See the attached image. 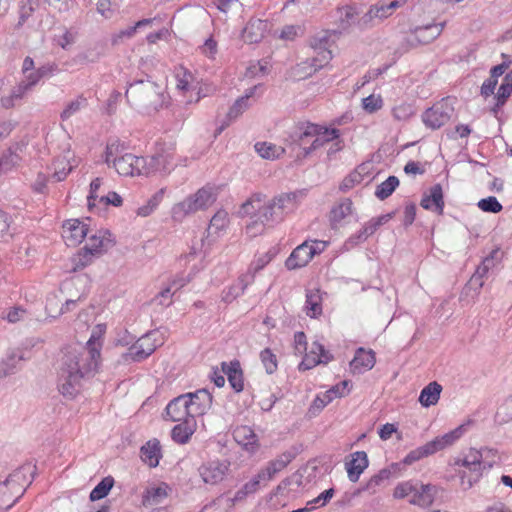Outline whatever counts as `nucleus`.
<instances>
[{
  "mask_svg": "<svg viewBox=\"0 0 512 512\" xmlns=\"http://www.w3.org/2000/svg\"><path fill=\"white\" fill-rule=\"evenodd\" d=\"M463 426H459L454 430L445 433L433 440L411 450L403 459L405 465H411L425 457L431 456L451 445H453L463 435Z\"/></svg>",
  "mask_w": 512,
  "mask_h": 512,
  "instance_id": "5",
  "label": "nucleus"
},
{
  "mask_svg": "<svg viewBox=\"0 0 512 512\" xmlns=\"http://www.w3.org/2000/svg\"><path fill=\"white\" fill-rule=\"evenodd\" d=\"M229 223L228 213L225 210H218L210 220L208 226V235H218L220 232L226 229Z\"/></svg>",
  "mask_w": 512,
  "mask_h": 512,
  "instance_id": "43",
  "label": "nucleus"
},
{
  "mask_svg": "<svg viewBox=\"0 0 512 512\" xmlns=\"http://www.w3.org/2000/svg\"><path fill=\"white\" fill-rule=\"evenodd\" d=\"M348 385L349 381L344 380L318 396L329 404L335 398L344 396L348 392Z\"/></svg>",
  "mask_w": 512,
  "mask_h": 512,
  "instance_id": "51",
  "label": "nucleus"
},
{
  "mask_svg": "<svg viewBox=\"0 0 512 512\" xmlns=\"http://www.w3.org/2000/svg\"><path fill=\"white\" fill-rule=\"evenodd\" d=\"M102 183L103 179L97 177L90 184V191L89 195L87 196V204L89 210L91 211L97 206V201L100 198V196L98 195V190L100 189Z\"/></svg>",
  "mask_w": 512,
  "mask_h": 512,
  "instance_id": "59",
  "label": "nucleus"
},
{
  "mask_svg": "<svg viewBox=\"0 0 512 512\" xmlns=\"http://www.w3.org/2000/svg\"><path fill=\"white\" fill-rule=\"evenodd\" d=\"M392 217H393L392 213H387V214L372 218L363 225L362 230L364 231V233L366 234L367 237H370L378 230V228L380 226L384 225L390 219H392Z\"/></svg>",
  "mask_w": 512,
  "mask_h": 512,
  "instance_id": "53",
  "label": "nucleus"
},
{
  "mask_svg": "<svg viewBox=\"0 0 512 512\" xmlns=\"http://www.w3.org/2000/svg\"><path fill=\"white\" fill-rule=\"evenodd\" d=\"M296 208V193H282L271 200L261 193H254L240 206L238 215L249 219L245 227L246 233L255 237L262 234L267 227L281 222Z\"/></svg>",
  "mask_w": 512,
  "mask_h": 512,
  "instance_id": "1",
  "label": "nucleus"
},
{
  "mask_svg": "<svg viewBox=\"0 0 512 512\" xmlns=\"http://www.w3.org/2000/svg\"><path fill=\"white\" fill-rule=\"evenodd\" d=\"M176 87L186 93L196 89L195 78L186 68L180 66L175 70Z\"/></svg>",
  "mask_w": 512,
  "mask_h": 512,
  "instance_id": "39",
  "label": "nucleus"
},
{
  "mask_svg": "<svg viewBox=\"0 0 512 512\" xmlns=\"http://www.w3.org/2000/svg\"><path fill=\"white\" fill-rule=\"evenodd\" d=\"M398 185L399 179L396 176H389L385 181L377 186L375 196L380 200H384L395 191Z\"/></svg>",
  "mask_w": 512,
  "mask_h": 512,
  "instance_id": "47",
  "label": "nucleus"
},
{
  "mask_svg": "<svg viewBox=\"0 0 512 512\" xmlns=\"http://www.w3.org/2000/svg\"><path fill=\"white\" fill-rule=\"evenodd\" d=\"M228 471L225 463L218 461L208 462L199 468V474L206 484L215 485L221 482Z\"/></svg>",
  "mask_w": 512,
  "mask_h": 512,
  "instance_id": "23",
  "label": "nucleus"
},
{
  "mask_svg": "<svg viewBox=\"0 0 512 512\" xmlns=\"http://www.w3.org/2000/svg\"><path fill=\"white\" fill-rule=\"evenodd\" d=\"M467 460L472 464V474L466 475V471H462L460 474L461 483L464 489L471 488L474 483L478 481L481 476V454L479 449L470 448L464 455Z\"/></svg>",
  "mask_w": 512,
  "mask_h": 512,
  "instance_id": "20",
  "label": "nucleus"
},
{
  "mask_svg": "<svg viewBox=\"0 0 512 512\" xmlns=\"http://www.w3.org/2000/svg\"><path fill=\"white\" fill-rule=\"evenodd\" d=\"M304 136H314L311 146H308L306 154L324 146L328 142L335 141L333 143V152L342 149L341 141L339 140L340 131L336 128H328L325 126L306 123V130L303 132Z\"/></svg>",
  "mask_w": 512,
  "mask_h": 512,
  "instance_id": "11",
  "label": "nucleus"
},
{
  "mask_svg": "<svg viewBox=\"0 0 512 512\" xmlns=\"http://www.w3.org/2000/svg\"><path fill=\"white\" fill-rule=\"evenodd\" d=\"M375 363V352L371 349L366 350L365 348L360 347L355 351V355L350 361L349 367L353 374H363L371 370Z\"/></svg>",
  "mask_w": 512,
  "mask_h": 512,
  "instance_id": "19",
  "label": "nucleus"
},
{
  "mask_svg": "<svg viewBox=\"0 0 512 512\" xmlns=\"http://www.w3.org/2000/svg\"><path fill=\"white\" fill-rule=\"evenodd\" d=\"M267 23L260 19H252L243 29L242 37L247 43H258L264 37Z\"/></svg>",
  "mask_w": 512,
  "mask_h": 512,
  "instance_id": "31",
  "label": "nucleus"
},
{
  "mask_svg": "<svg viewBox=\"0 0 512 512\" xmlns=\"http://www.w3.org/2000/svg\"><path fill=\"white\" fill-rule=\"evenodd\" d=\"M293 459L289 452H284L276 459L268 462L265 468L261 469L250 481L245 483L248 492H256L261 482H268L281 472Z\"/></svg>",
  "mask_w": 512,
  "mask_h": 512,
  "instance_id": "13",
  "label": "nucleus"
},
{
  "mask_svg": "<svg viewBox=\"0 0 512 512\" xmlns=\"http://www.w3.org/2000/svg\"><path fill=\"white\" fill-rule=\"evenodd\" d=\"M161 456V446L157 439L149 440L141 448V459L151 468L158 466Z\"/></svg>",
  "mask_w": 512,
  "mask_h": 512,
  "instance_id": "34",
  "label": "nucleus"
},
{
  "mask_svg": "<svg viewBox=\"0 0 512 512\" xmlns=\"http://www.w3.org/2000/svg\"><path fill=\"white\" fill-rule=\"evenodd\" d=\"M165 194V189L161 188L156 193H154L146 202V204L140 206L136 214L140 217H147L151 215L156 208L159 206V204L162 202Z\"/></svg>",
  "mask_w": 512,
  "mask_h": 512,
  "instance_id": "46",
  "label": "nucleus"
},
{
  "mask_svg": "<svg viewBox=\"0 0 512 512\" xmlns=\"http://www.w3.org/2000/svg\"><path fill=\"white\" fill-rule=\"evenodd\" d=\"M128 147L118 138H110L104 152V162L111 167L118 159L127 154Z\"/></svg>",
  "mask_w": 512,
  "mask_h": 512,
  "instance_id": "30",
  "label": "nucleus"
},
{
  "mask_svg": "<svg viewBox=\"0 0 512 512\" xmlns=\"http://www.w3.org/2000/svg\"><path fill=\"white\" fill-rule=\"evenodd\" d=\"M354 212L353 202L349 198H343L330 210L329 222L332 229H338L346 223V219Z\"/></svg>",
  "mask_w": 512,
  "mask_h": 512,
  "instance_id": "21",
  "label": "nucleus"
},
{
  "mask_svg": "<svg viewBox=\"0 0 512 512\" xmlns=\"http://www.w3.org/2000/svg\"><path fill=\"white\" fill-rule=\"evenodd\" d=\"M106 327L99 324L93 328L91 336L87 341V346L80 349H70L68 353L76 356L79 360L85 361L88 367H99L100 364V351L102 347V337L105 333Z\"/></svg>",
  "mask_w": 512,
  "mask_h": 512,
  "instance_id": "8",
  "label": "nucleus"
},
{
  "mask_svg": "<svg viewBox=\"0 0 512 512\" xmlns=\"http://www.w3.org/2000/svg\"><path fill=\"white\" fill-rule=\"evenodd\" d=\"M87 105V99L84 96H78L76 99L67 103L63 111L61 112V119L63 121L68 120L75 114H77L82 108Z\"/></svg>",
  "mask_w": 512,
  "mask_h": 512,
  "instance_id": "49",
  "label": "nucleus"
},
{
  "mask_svg": "<svg viewBox=\"0 0 512 512\" xmlns=\"http://www.w3.org/2000/svg\"><path fill=\"white\" fill-rule=\"evenodd\" d=\"M415 481L416 480H407L399 482L394 488L393 497L395 499H410L413 496V491H415Z\"/></svg>",
  "mask_w": 512,
  "mask_h": 512,
  "instance_id": "55",
  "label": "nucleus"
},
{
  "mask_svg": "<svg viewBox=\"0 0 512 512\" xmlns=\"http://www.w3.org/2000/svg\"><path fill=\"white\" fill-rule=\"evenodd\" d=\"M183 395L189 397L190 411H192L194 417L205 414L211 407L212 396L206 389H199L193 393H186Z\"/></svg>",
  "mask_w": 512,
  "mask_h": 512,
  "instance_id": "25",
  "label": "nucleus"
},
{
  "mask_svg": "<svg viewBox=\"0 0 512 512\" xmlns=\"http://www.w3.org/2000/svg\"><path fill=\"white\" fill-rule=\"evenodd\" d=\"M392 475L390 468L381 469L377 474L373 475L366 485L363 487V491H367L370 494H375L380 486L387 482Z\"/></svg>",
  "mask_w": 512,
  "mask_h": 512,
  "instance_id": "44",
  "label": "nucleus"
},
{
  "mask_svg": "<svg viewBox=\"0 0 512 512\" xmlns=\"http://www.w3.org/2000/svg\"><path fill=\"white\" fill-rule=\"evenodd\" d=\"M480 450L481 454V471L492 468L498 461V451L492 448L483 447Z\"/></svg>",
  "mask_w": 512,
  "mask_h": 512,
  "instance_id": "57",
  "label": "nucleus"
},
{
  "mask_svg": "<svg viewBox=\"0 0 512 512\" xmlns=\"http://www.w3.org/2000/svg\"><path fill=\"white\" fill-rule=\"evenodd\" d=\"M216 200V194L211 187H203L195 194L188 196L183 201L172 207V217L176 221H182L186 216L197 211L207 209Z\"/></svg>",
  "mask_w": 512,
  "mask_h": 512,
  "instance_id": "6",
  "label": "nucleus"
},
{
  "mask_svg": "<svg viewBox=\"0 0 512 512\" xmlns=\"http://www.w3.org/2000/svg\"><path fill=\"white\" fill-rule=\"evenodd\" d=\"M442 386L437 382H431L425 386L419 395V402L423 407H430L436 405L440 399Z\"/></svg>",
  "mask_w": 512,
  "mask_h": 512,
  "instance_id": "37",
  "label": "nucleus"
},
{
  "mask_svg": "<svg viewBox=\"0 0 512 512\" xmlns=\"http://www.w3.org/2000/svg\"><path fill=\"white\" fill-rule=\"evenodd\" d=\"M272 258L273 255L270 252L255 255L246 274H252L254 279L256 273L262 270L266 265H268Z\"/></svg>",
  "mask_w": 512,
  "mask_h": 512,
  "instance_id": "54",
  "label": "nucleus"
},
{
  "mask_svg": "<svg viewBox=\"0 0 512 512\" xmlns=\"http://www.w3.org/2000/svg\"><path fill=\"white\" fill-rule=\"evenodd\" d=\"M128 102L139 109L156 110L164 102L163 89L150 80L131 83L125 93Z\"/></svg>",
  "mask_w": 512,
  "mask_h": 512,
  "instance_id": "4",
  "label": "nucleus"
},
{
  "mask_svg": "<svg viewBox=\"0 0 512 512\" xmlns=\"http://www.w3.org/2000/svg\"><path fill=\"white\" fill-rule=\"evenodd\" d=\"M115 245V240L111 233L106 230L96 231L87 238V242L79 254L78 264L87 265L92 256L107 252Z\"/></svg>",
  "mask_w": 512,
  "mask_h": 512,
  "instance_id": "9",
  "label": "nucleus"
},
{
  "mask_svg": "<svg viewBox=\"0 0 512 512\" xmlns=\"http://www.w3.org/2000/svg\"><path fill=\"white\" fill-rule=\"evenodd\" d=\"M87 364L68 352L64 355L58 380L59 392L64 397L75 398L82 389L83 381L95 375L98 368Z\"/></svg>",
  "mask_w": 512,
  "mask_h": 512,
  "instance_id": "2",
  "label": "nucleus"
},
{
  "mask_svg": "<svg viewBox=\"0 0 512 512\" xmlns=\"http://www.w3.org/2000/svg\"><path fill=\"white\" fill-rule=\"evenodd\" d=\"M174 154L171 151L157 152L149 157H142L145 164L142 165V175H153L156 173H169L173 167Z\"/></svg>",
  "mask_w": 512,
  "mask_h": 512,
  "instance_id": "14",
  "label": "nucleus"
},
{
  "mask_svg": "<svg viewBox=\"0 0 512 512\" xmlns=\"http://www.w3.org/2000/svg\"><path fill=\"white\" fill-rule=\"evenodd\" d=\"M190 399L188 396L180 395L171 400L166 407V414L173 422H182L195 419L194 414L190 411Z\"/></svg>",
  "mask_w": 512,
  "mask_h": 512,
  "instance_id": "17",
  "label": "nucleus"
},
{
  "mask_svg": "<svg viewBox=\"0 0 512 512\" xmlns=\"http://www.w3.org/2000/svg\"><path fill=\"white\" fill-rule=\"evenodd\" d=\"M478 207L484 212L490 213H498L502 210V205L497 200L496 197L490 196L484 199H481L478 202Z\"/></svg>",
  "mask_w": 512,
  "mask_h": 512,
  "instance_id": "63",
  "label": "nucleus"
},
{
  "mask_svg": "<svg viewBox=\"0 0 512 512\" xmlns=\"http://www.w3.org/2000/svg\"><path fill=\"white\" fill-rule=\"evenodd\" d=\"M235 441L246 451L253 453L258 448V438L249 426H239L233 432Z\"/></svg>",
  "mask_w": 512,
  "mask_h": 512,
  "instance_id": "28",
  "label": "nucleus"
},
{
  "mask_svg": "<svg viewBox=\"0 0 512 512\" xmlns=\"http://www.w3.org/2000/svg\"><path fill=\"white\" fill-rule=\"evenodd\" d=\"M362 180V173L359 170H355L342 180L339 189L342 192H347L351 190L355 185L360 184Z\"/></svg>",
  "mask_w": 512,
  "mask_h": 512,
  "instance_id": "61",
  "label": "nucleus"
},
{
  "mask_svg": "<svg viewBox=\"0 0 512 512\" xmlns=\"http://www.w3.org/2000/svg\"><path fill=\"white\" fill-rule=\"evenodd\" d=\"M145 161L132 153H127L117 160L111 167L121 176L142 175V165Z\"/></svg>",
  "mask_w": 512,
  "mask_h": 512,
  "instance_id": "18",
  "label": "nucleus"
},
{
  "mask_svg": "<svg viewBox=\"0 0 512 512\" xmlns=\"http://www.w3.org/2000/svg\"><path fill=\"white\" fill-rule=\"evenodd\" d=\"M358 12L355 6L346 5L340 7L336 11V21L338 23L339 29L345 31L349 29L353 25H357L359 27V19Z\"/></svg>",
  "mask_w": 512,
  "mask_h": 512,
  "instance_id": "33",
  "label": "nucleus"
},
{
  "mask_svg": "<svg viewBox=\"0 0 512 512\" xmlns=\"http://www.w3.org/2000/svg\"><path fill=\"white\" fill-rule=\"evenodd\" d=\"M312 258L309 241H305L292 251L285 265L289 270L301 268L306 266Z\"/></svg>",
  "mask_w": 512,
  "mask_h": 512,
  "instance_id": "26",
  "label": "nucleus"
},
{
  "mask_svg": "<svg viewBox=\"0 0 512 512\" xmlns=\"http://www.w3.org/2000/svg\"><path fill=\"white\" fill-rule=\"evenodd\" d=\"M34 467L24 465L0 482V510L7 511L24 495L31 484Z\"/></svg>",
  "mask_w": 512,
  "mask_h": 512,
  "instance_id": "3",
  "label": "nucleus"
},
{
  "mask_svg": "<svg viewBox=\"0 0 512 512\" xmlns=\"http://www.w3.org/2000/svg\"><path fill=\"white\" fill-rule=\"evenodd\" d=\"M406 0H381L370 6L369 10L359 19V28L366 29L391 16Z\"/></svg>",
  "mask_w": 512,
  "mask_h": 512,
  "instance_id": "12",
  "label": "nucleus"
},
{
  "mask_svg": "<svg viewBox=\"0 0 512 512\" xmlns=\"http://www.w3.org/2000/svg\"><path fill=\"white\" fill-rule=\"evenodd\" d=\"M254 147L260 157L268 160L277 159L284 153L282 147L268 142H257Z\"/></svg>",
  "mask_w": 512,
  "mask_h": 512,
  "instance_id": "45",
  "label": "nucleus"
},
{
  "mask_svg": "<svg viewBox=\"0 0 512 512\" xmlns=\"http://www.w3.org/2000/svg\"><path fill=\"white\" fill-rule=\"evenodd\" d=\"M369 465L367 453L356 451L350 455V460L345 463L348 479L355 483Z\"/></svg>",
  "mask_w": 512,
  "mask_h": 512,
  "instance_id": "22",
  "label": "nucleus"
},
{
  "mask_svg": "<svg viewBox=\"0 0 512 512\" xmlns=\"http://www.w3.org/2000/svg\"><path fill=\"white\" fill-rule=\"evenodd\" d=\"M251 283H253V275L252 274L241 275L234 284H232L231 286H229L228 288L223 290L222 300L227 303L232 302L237 297L242 295L244 293L245 289Z\"/></svg>",
  "mask_w": 512,
  "mask_h": 512,
  "instance_id": "32",
  "label": "nucleus"
},
{
  "mask_svg": "<svg viewBox=\"0 0 512 512\" xmlns=\"http://www.w3.org/2000/svg\"><path fill=\"white\" fill-rule=\"evenodd\" d=\"M88 224L79 219H69L63 224V238L68 246H77L88 236Z\"/></svg>",
  "mask_w": 512,
  "mask_h": 512,
  "instance_id": "15",
  "label": "nucleus"
},
{
  "mask_svg": "<svg viewBox=\"0 0 512 512\" xmlns=\"http://www.w3.org/2000/svg\"><path fill=\"white\" fill-rule=\"evenodd\" d=\"M29 91L30 89L21 81L18 85L13 87L9 95L1 98L2 106L6 109L14 107Z\"/></svg>",
  "mask_w": 512,
  "mask_h": 512,
  "instance_id": "41",
  "label": "nucleus"
},
{
  "mask_svg": "<svg viewBox=\"0 0 512 512\" xmlns=\"http://www.w3.org/2000/svg\"><path fill=\"white\" fill-rule=\"evenodd\" d=\"M260 360L265 368L266 373L273 374L278 368V361L276 355L271 349L265 348L260 352Z\"/></svg>",
  "mask_w": 512,
  "mask_h": 512,
  "instance_id": "56",
  "label": "nucleus"
},
{
  "mask_svg": "<svg viewBox=\"0 0 512 512\" xmlns=\"http://www.w3.org/2000/svg\"><path fill=\"white\" fill-rule=\"evenodd\" d=\"M329 362V358H321L315 355H309L308 353L305 354L303 357L302 362L299 364V370L305 371L312 369L313 367L319 365V364H327Z\"/></svg>",
  "mask_w": 512,
  "mask_h": 512,
  "instance_id": "62",
  "label": "nucleus"
},
{
  "mask_svg": "<svg viewBox=\"0 0 512 512\" xmlns=\"http://www.w3.org/2000/svg\"><path fill=\"white\" fill-rule=\"evenodd\" d=\"M11 216L0 209V239L7 240L14 234L15 228L12 226Z\"/></svg>",
  "mask_w": 512,
  "mask_h": 512,
  "instance_id": "58",
  "label": "nucleus"
},
{
  "mask_svg": "<svg viewBox=\"0 0 512 512\" xmlns=\"http://www.w3.org/2000/svg\"><path fill=\"white\" fill-rule=\"evenodd\" d=\"M22 359V356L12 354L6 359L0 360V379L13 374L17 369V364Z\"/></svg>",
  "mask_w": 512,
  "mask_h": 512,
  "instance_id": "52",
  "label": "nucleus"
},
{
  "mask_svg": "<svg viewBox=\"0 0 512 512\" xmlns=\"http://www.w3.org/2000/svg\"><path fill=\"white\" fill-rule=\"evenodd\" d=\"M114 485V479L111 476H107L103 478L91 491L90 500L97 501L104 497H106L109 491L112 489Z\"/></svg>",
  "mask_w": 512,
  "mask_h": 512,
  "instance_id": "48",
  "label": "nucleus"
},
{
  "mask_svg": "<svg viewBox=\"0 0 512 512\" xmlns=\"http://www.w3.org/2000/svg\"><path fill=\"white\" fill-rule=\"evenodd\" d=\"M444 24H430L423 27H418L415 29L414 35L415 39L422 43L428 44L434 39H436L443 31Z\"/></svg>",
  "mask_w": 512,
  "mask_h": 512,
  "instance_id": "38",
  "label": "nucleus"
},
{
  "mask_svg": "<svg viewBox=\"0 0 512 512\" xmlns=\"http://www.w3.org/2000/svg\"><path fill=\"white\" fill-rule=\"evenodd\" d=\"M306 314L317 317L322 313V297L319 290H309L306 294Z\"/></svg>",
  "mask_w": 512,
  "mask_h": 512,
  "instance_id": "40",
  "label": "nucleus"
},
{
  "mask_svg": "<svg viewBox=\"0 0 512 512\" xmlns=\"http://www.w3.org/2000/svg\"><path fill=\"white\" fill-rule=\"evenodd\" d=\"M421 206L438 214L443 213V191L440 184H435L430 188L429 193L421 200Z\"/></svg>",
  "mask_w": 512,
  "mask_h": 512,
  "instance_id": "29",
  "label": "nucleus"
},
{
  "mask_svg": "<svg viewBox=\"0 0 512 512\" xmlns=\"http://www.w3.org/2000/svg\"><path fill=\"white\" fill-rule=\"evenodd\" d=\"M20 157L11 148L0 154V178L11 172L19 164Z\"/></svg>",
  "mask_w": 512,
  "mask_h": 512,
  "instance_id": "42",
  "label": "nucleus"
},
{
  "mask_svg": "<svg viewBox=\"0 0 512 512\" xmlns=\"http://www.w3.org/2000/svg\"><path fill=\"white\" fill-rule=\"evenodd\" d=\"M228 381L236 392L243 390V377L239 364H231L226 371Z\"/></svg>",
  "mask_w": 512,
  "mask_h": 512,
  "instance_id": "50",
  "label": "nucleus"
},
{
  "mask_svg": "<svg viewBox=\"0 0 512 512\" xmlns=\"http://www.w3.org/2000/svg\"><path fill=\"white\" fill-rule=\"evenodd\" d=\"M363 108L369 113H374L382 108L383 100L380 95H369L362 100Z\"/></svg>",
  "mask_w": 512,
  "mask_h": 512,
  "instance_id": "64",
  "label": "nucleus"
},
{
  "mask_svg": "<svg viewBox=\"0 0 512 512\" xmlns=\"http://www.w3.org/2000/svg\"><path fill=\"white\" fill-rule=\"evenodd\" d=\"M439 492V487L433 484H423L419 480L415 481V491L409 499V503L421 508L431 506Z\"/></svg>",
  "mask_w": 512,
  "mask_h": 512,
  "instance_id": "16",
  "label": "nucleus"
},
{
  "mask_svg": "<svg viewBox=\"0 0 512 512\" xmlns=\"http://www.w3.org/2000/svg\"><path fill=\"white\" fill-rule=\"evenodd\" d=\"M195 429V419L190 418L189 420L182 421L172 429V439L179 444H185L193 435Z\"/></svg>",
  "mask_w": 512,
  "mask_h": 512,
  "instance_id": "36",
  "label": "nucleus"
},
{
  "mask_svg": "<svg viewBox=\"0 0 512 512\" xmlns=\"http://www.w3.org/2000/svg\"><path fill=\"white\" fill-rule=\"evenodd\" d=\"M453 98L447 97L435 103L422 114L426 127L436 130L448 123L454 115Z\"/></svg>",
  "mask_w": 512,
  "mask_h": 512,
  "instance_id": "10",
  "label": "nucleus"
},
{
  "mask_svg": "<svg viewBox=\"0 0 512 512\" xmlns=\"http://www.w3.org/2000/svg\"><path fill=\"white\" fill-rule=\"evenodd\" d=\"M489 271L487 266L481 263L471 276L469 284L476 290L481 289L484 285V278L488 275Z\"/></svg>",
  "mask_w": 512,
  "mask_h": 512,
  "instance_id": "60",
  "label": "nucleus"
},
{
  "mask_svg": "<svg viewBox=\"0 0 512 512\" xmlns=\"http://www.w3.org/2000/svg\"><path fill=\"white\" fill-rule=\"evenodd\" d=\"M77 166V161L71 151H66L62 156L53 162V178L56 181H63L68 174Z\"/></svg>",
  "mask_w": 512,
  "mask_h": 512,
  "instance_id": "27",
  "label": "nucleus"
},
{
  "mask_svg": "<svg viewBox=\"0 0 512 512\" xmlns=\"http://www.w3.org/2000/svg\"><path fill=\"white\" fill-rule=\"evenodd\" d=\"M171 488L168 484L161 482L158 485L148 486L142 495V504L145 507H152L162 504L169 496Z\"/></svg>",
  "mask_w": 512,
  "mask_h": 512,
  "instance_id": "24",
  "label": "nucleus"
},
{
  "mask_svg": "<svg viewBox=\"0 0 512 512\" xmlns=\"http://www.w3.org/2000/svg\"><path fill=\"white\" fill-rule=\"evenodd\" d=\"M155 335V332L148 333L141 337L134 345H132L128 353L130 359L135 362H140L150 356L154 352V348L144 346L145 342H149L151 337H154Z\"/></svg>",
  "mask_w": 512,
  "mask_h": 512,
  "instance_id": "35",
  "label": "nucleus"
},
{
  "mask_svg": "<svg viewBox=\"0 0 512 512\" xmlns=\"http://www.w3.org/2000/svg\"><path fill=\"white\" fill-rule=\"evenodd\" d=\"M327 45L328 39L326 36L315 37L311 42V47L314 49L316 55L310 60L298 64L295 70L296 75L304 78L326 66L332 59V53L327 48Z\"/></svg>",
  "mask_w": 512,
  "mask_h": 512,
  "instance_id": "7",
  "label": "nucleus"
}]
</instances>
